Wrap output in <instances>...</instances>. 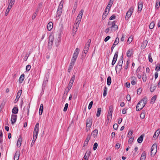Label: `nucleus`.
Returning a JSON list of instances; mask_svg holds the SVG:
<instances>
[{"label":"nucleus","instance_id":"obj_1","mask_svg":"<svg viewBox=\"0 0 160 160\" xmlns=\"http://www.w3.org/2000/svg\"><path fill=\"white\" fill-rule=\"evenodd\" d=\"M63 4V1L62 0L59 4L57 11V13L56 16V19L58 20L60 16L61 15L62 11V8Z\"/></svg>","mask_w":160,"mask_h":160},{"label":"nucleus","instance_id":"obj_2","mask_svg":"<svg viewBox=\"0 0 160 160\" xmlns=\"http://www.w3.org/2000/svg\"><path fill=\"white\" fill-rule=\"evenodd\" d=\"M79 49L78 48H77L74 51V52L73 54V56L72 57L71 61V62L72 63V64H75L77 58V57L78 56V54H79Z\"/></svg>","mask_w":160,"mask_h":160},{"label":"nucleus","instance_id":"obj_3","mask_svg":"<svg viewBox=\"0 0 160 160\" xmlns=\"http://www.w3.org/2000/svg\"><path fill=\"white\" fill-rule=\"evenodd\" d=\"M83 12L84 11L83 10H81L79 12V13L75 23L78 26L79 25V23L81 22Z\"/></svg>","mask_w":160,"mask_h":160},{"label":"nucleus","instance_id":"obj_4","mask_svg":"<svg viewBox=\"0 0 160 160\" xmlns=\"http://www.w3.org/2000/svg\"><path fill=\"white\" fill-rule=\"evenodd\" d=\"M39 123H37L35 127L33 132V138L36 140L37 138L39 131Z\"/></svg>","mask_w":160,"mask_h":160},{"label":"nucleus","instance_id":"obj_5","mask_svg":"<svg viewBox=\"0 0 160 160\" xmlns=\"http://www.w3.org/2000/svg\"><path fill=\"white\" fill-rule=\"evenodd\" d=\"M157 150V145L156 144H154L152 146L151 148V156L152 157L154 156Z\"/></svg>","mask_w":160,"mask_h":160},{"label":"nucleus","instance_id":"obj_6","mask_svg":"<svg viewBox=\"0 0 160 160\" xmlns=\"http://www.w3.org/2000/svg\"><path fill=\"white\" fill-rule=\"evenodd\" d=\"M123 57L121 56L119 60L117 65L116 67V69H118L120 70L122 68V64L123 62Z\"/></svg>","mask_w":160,"mask_h":160},{"label":"nucleus","instance_id":"obj_7","mask_svg":"<svg viewBox=\"0 0 160 160\" xmlns=\"http://www.w3.org/2000/svg\"><path fill=\"white\" fill-rule=\"evenodd\" d=\"M133 11V7H131L129 10L126 13V15L125 20H128V18L131 17Z\"/></svg>","mask_w":160,"mask_h":160},{"label":"nucleus","instance_id":"obj_8","mask_svg":"<svg viewBox=\"0 0 160 160\" xmlns=\"http://www.w3.org/2000/svg\"><path fill=\"white\" fill-rule=\"evenodd\" d=\"M91 42V40L90 39H89L88 40L84 48V50L83 51L84 53L86 54L88 52L90 45Z\"/></svg>","mask_w":160,"mask_h":160},{"label":"nucleus","instance_id":"obj_9","mask_svg":"<svg viewBox=\"0 0 160 160\" xmlns=\"http://www.w3.org/2000/svg\"><path fill=\"white\" fill-rule=\"evenodd\" d=\"M92 120L91 118H88L86 120V130L87 131L90 129L92 124Z\"/></svg>","mask_w":160,"mask_h":160},{"label":"nucleus","instance_id":"obj_10","mask_svg":"<svg viewBox=\"0 0 160 160\" xmlns=\"http://www.w3.org/2000/svg\"><path fill=\"white\" fill-rule=\"evenodd\" d=\"M54 39V37L53 35H49L48 43V47L49 48H52Z\"/></svg>","mask_w":160,"mask_h":160},{"label":"nucleus","instance_id":"obj_11","mask_svg":"<svg viewBox=\"0 0 160 160\" xmlns=\"http://www.w3.org/2000/svg\"><path fill=\"white\" fill-rule=\"evenodd\" d=\"M141 103L138 102V103L136 107V110L138 111L141 110L145 106V104H141Z\"/></svg>","mask_w":160,"mask_h":160},{"label":"nucleus","instance_id":"obj_12","mask_svg":"<svg viewBox=\"0 0 160 160\" xmlns=\"http://www.w3.org/2000/svg\"><path fill=\"white\" fill-rule=\"evenodd\" d=\"M17 119V115L14 114H12L11 116V121L12 124H13L16 121Z\"/></svg>","mask_w":160,"mask_h":160},{"label":"nucleus","instance_id":"obj_13","mask_svg":"<svg viewBox=\"0 0 160 160\" xmlns=\"http://www.w3.org/2000/svg\"><path fill=\"white\" fill-rule=\"evenodd\" d=\"M118 52H115L112 63V65H114L117 60L118 56Z\"/></svg>","mask_w":160,"mask_h":160},{"label":"nucleus","instance_id":"obj_14","mask_svg":"<svg viewBox=\"0 0 160 160\" xmlns=\"http://www.w3.org/2000/svg\"><path fill=\"white\" fill-rule=\"evenodd\" d=\"M22 91V90H20L17 93L16 98L14 101L15 102H17L18 99L19 98L20 96L21 95Z\"/></svg>","mask_w":160,"mask_h":160},{"label":"nucleus","instance_id":"obj_15","mask_svg":"<svg viewBox=\"0 0 160 160\" xmlns=\"http://www.w3.org/2000/svg\"><path fill=\"white\" fill-rule=\"evenodd\" d=\"M22 138L21 136H19L18 138V140L17 146L18 147H20L21 144L22 142Z\"/></svg>","mask_w":160,"mask_h":160},{"label":"nucleus","instance_id":"obj_16","mask_svg":"<svg viewBox=\"0 0 160 160\" xmlns=\"http://www.w3.org/2000/svg\"><path fill=\"white\" fill-rule=\"evenodd\" d=\"M91 152L90 151H87L84 156L83 158L85 160H88V158L90 156Z\"/></svg>","mask_w":160,"mask_h":160},{"label":"nucleus","instance_id":"obj_17","mask_svg":"<svg viewBox=\"0 0 160 160\" xmlns=\"http://www.w3.org/2000/svg\"><path fill=\"white\" fill-rule=\"evenodd\" d=\"M91 138V135L90 134L88 135L87 138L85 140V141L83 144V147L87 145L88 144V143Z\"/></svg>","mask_w":160,"mask_h":160},{"label":"nucleus","instance_id":"obj_18","mask_svg":"<svg viewBox=\"0 0 160 160\" xmlns=\"http://www.w3.org/2000/svg\"><path fill=\"white\" fill-rule=\"evenodd\" d=\"M109 12V10H107L105 9L104 12L103 13V15L102 16V18L103 20L104 19L106 18L107 16L108 15Z\"/></svg>","mask_w":160,"mask_h":160},{"label":"nucleus","instance_id":"obj_19","mask_svg":"<svg viewBox=\"0 0 160 160\" xmlns=\"http://www.w3.org/2000/svg\"><path fill=\"white\" fill-rule=\"evenodd\" d=\"M20 155L19 152L16 151L14 156V160H18Z\"/></svg>","mask_w":160,"mask_h":160},{"label":"nucleus","instance_id":"obj_20","mask_svg":"<svg viewBox=\"0 0 160 160\" xmlns=\"http://www.w3.org/2000/svg\"><path fill=\"white\" fill-rule=\"evenodd\" d=\"M116 23V22L115 21H113V22H110L109 21L108 22V25L109 26H110L109 28L110 29H111V30L113 28V27L114 26V25H115Z\"/></svg>","mask_w":160,"mask_h":160},{"label":"nucleus","instance_id":"obj_21","mask_svg":"<svg viewBox=\"0 0 160 160\" xmlns=\"http://www.w3.org/2000/svg\"><path fill=\"white\" fill-rule=\"evenodd\" d=\"M53 28V23L52 22H49L47 26V29L48 31H50Z\"/></svg>","mask_w":160,"mask_h":160},{"label":"nucleus","instance_id":"obj_22","mask_svg":"<svg viewBox=\"0 0 160 160\" xmlns=\"http://www.w3.org/2000/svg\"><path fill=\"white\" fill-rule=\"evenodd\" d=\"M142 8V2H139L138 3V11L141 12Z\"/></svg>","mask_w":160,"mask_h":160},{"label":"nucleus","instance_id":"obj_23","mask_svg":"<svg viewBox=\"0 0 160 160\" xmlns=\"http://www.w3.org/2000/svg\"><path fill=\"white\" fill-rule=\"evenodd\" d=\"M160 133V129H158L155 132V133L154 134V135L153 136V138L156 139L158 138V136L159 135V134Z\"/></svg>","mask_w":160,"mask_h":160},{"label":"nucleus","instance_id":"obj_24","mask_svg":"<svg viewBox=\"0 0 160 160\" xmlns=\"http://www.w3.org/2000/svg\"><path fill=\"white\" fill-rule=\"evenodd\" d=\"M98 130L95 129L94 130L92 133V136L94 138H96L98 134Z\"/></svg>","mask_w":160,"mask_h":160},{"label":"nucleus","instance_id":"obj_25","mask_svg":"<svg viewBox=\"0 0 160 160\" xmlns=\"http://www.w3.org/2000/svg\"><path fill=\"white\" fill-rule=\"evenodd\" d=\"M61 41V38L60 37H58L57 38H56L55 42V44L56 46H58L59 45V43Z\"/></svg>","mask_w":160,"mask_h":160},{"label":"nucleus","instance_id":"obj_26","mask_svg":"<svg viewBox=\"0 0 160 160\" xmlns=\"http://www.w3.org/2000/svg\"><path fill=\"white\" fill-rule=\"evenodd\" d=\"M147 100V98L145 97L143 98L139 102L141 103H142V104H145V105L146 103Z\"/></svg>","mask_w":160,"mask_h":160},{"label":"nucleus","instance_id":"obj_27","mask_svg":"<svg viewBox=\"0 0 160 160\" xmlns=\"http://www.w3.org/2000/svg\"><path fill=\"white\" fill-rule=\"evenodd\" d=\"M147 43L148 41L147 40H146L143 41V42L142 43V44L141 46V47H142V48L143 49L145 48L146 47Z\"/></svg>","mask_w":160,"mask_h":160},{"label":"nucleus","instance_id":"obj_28","mask_svg":"<svg viewBox=\"0 0 160 160\" xmlns=\"http://www.w3.org/2000/svg\"><path fill=\"white\" fill-rule=\"evenodd\" d=\"M146 157V153L144 151L142 154L140 158V160H145Z\"/></svg>","mask_w":160,"mask_h":160},{"label":"nucleus","instance_id":"obj_29","mask_svg":"<svg viewBox=\"0 0 160 160\" xmlns=\"http://www.w3.org/2000/svg\"><path fill=\"white\" fill-rule=\"evenodd\" d=\"M15 0H8V3H9L8 6L9 7H12L13 5L15 3Z\"/></svg>","mask_w":160,"mask_h":160},{"label":"nucleus","instance_id":"obj_30","mask_svg":"<svg viewBox=\"0 0 160 160\" xmlns=\"http://www.w3.org/2000/svg\"><path fill=\"white\" fill-rule=\"evenodd\" d=\"M132 49H129L127 53V56L128 57H130L132 55Z\"/></svg>","mask_w":160,"mask_h":160},{"label":"nucleus","instance_id":"obj_31","mask_svg":"<svg viewBox=\"0 0 160 160\" xmlns=\"http://www.w3.org/2000/svg\"><path fill=\"white\" fill-rule=\"evenodd\" d=\"M143 135H141L138 139L137 141L139 143H141L143 140Z\"/></svg>","mask_w":160,"mask_h":160},{"label":"nucleus","instance_id":"obj_32","mask_svg":"<svg viewBox=\"0 0 160 160\" xmlns=\"http://www.w3.org/2000/svg\"><path fill=\"white\" fill-rule=\"evenodd\" d=\"M18 108L17 107H14L12 109V112L14 114H17L18 113Z\"/></svg>","mask_w":160,"mask_h":160},{"label":"nucleus","instance_id":"obj_33","mask_svg":"<svg viewBox=\"0 0 160 160\" xmlns=\"http://www.w3.org/2000/svg\"><path fill=\"white\" fill-rule=\"evenodd\" d=\"M72 63L71 62L70 65L69 67V68L68 70V72H71V70H72L73 68V66L74 65V64H72Z\"/></svg>","mask_w":160,"mask_h":160},{"label":"nucleus","instance_id":"obj_34","mask_svg":"<svg viewBox=\"0 0 160 160\" xmlns=\"http://www.w3.org/2000/svg\"><path fill=\"white\" fill-rule=\"evenodd\" d=\"M156 86L155 85L152 84L150 87V91L152 92L156 89Z\"/></svg>","mask_w":160,"mask_h":160},{"label":"nucleus","instance_id":"obj_35","mask_svg":"<svg viewBox=\"0 0 160 160\" xmlns=\"http://www.w3.org/2000/svg\"><path fill=\"white\" fill-rule=\"evenodd\" d=\"M101 112V108H98V110L97 112L96 116L97 117H98L100 116Z\"/></svg>","mask_w":160,"mask_h":160},{"label":"nucleus","instance_id":"obj_36","mask_svg":"<svg viewBox=\"0 0 160 160\" xmlns=\"http://www.w3.org/2000/svg\"><path fill=\"white\" fill-rule=\"evenodd\" d=\"M38 8L37 9L36 12L34 13L32 16V19H33V20L35 18L37 15V13L38 12Z\"/></svg>","mask_w":160,"mask_h":160},{"label":"nucleus","instance_id":"obj_37","mask_svg":"<svg viewBox=\"0 0 160 160\" xmlns=\"http://www.w3.org/2000/svg\"><path fill=\"white\" fill-rule=\"evenodd\" d=\"M111 78L110 76H109L108 77L107 79V84L108 85H110L111 84Z\"/></svg>","mask_w":160,"mask_h":160},{"label":"nucleus","instance_id":"obj_38","mask_svg":"<svg viewBox=\"0 0 160 160\" xmlns=\"http://www.w3.org/2000/svg\"><path fill=\"white\" fill-rule=\"evenodd\" d=\"M24 75L22 74L19 78V81L20 83H22L24 79Z\"/></svg>","mask_w":160,"mask_h":160},{"label":"nucleus","instance_id":"obj_39","mask_svg":"<svg viewBox=\"0 0 160 160\" xmlns=\"http://www.w3.org/2000/svg\"><path fill=\"white\" fill-rule=\"evenodd\" d=\"M157 98V96L156 95H155L151 99V103H153L155 101Z\"/></svg>","mask_w":160,"mask_h":160},{"label":"nucleus","instance_id":"obj_40","mask_svg":"<svg viewBox=\"0 0 160 160\" xmlns=\"http://www.w3.org/2000/svg\"><path fill=\"white\" fill-rule=\"evenodd\" d=\"M11 8L12 7H9V6H8L5 14L6 16H7L8 15V13L10 11Z\"/></svg>","mask_w":160,"mask_h":160},{"label":"nucleus","instance_id":"obj_41","mask_svg":"<svg viewBox=\"0 0 160 160\" xmlns=\"http://www.w3.org/2000/svg\"><path fill=\"white\" fill-rule=\"evenodd\" d=\"M154 25H155L154 23L153 22H151L149 25V28L150 29H153L154 27Z\"/></svg>","mask_w":160,"mask_h":160},{"label":"nucleus","instance_id":"obj_42","mask_svg":"<svg viewBox=\"0 0 160 160\" xmlns=\"http://www.w3.org/2000/svg\"><path fill=\"white\" fill-rule=\"evenodd\" d=\"M107 88L106 87H105L104 88L103 93V96L104 97H105L106 96L107 93Z\"/></svg>","mask_w":160,"mask_h":160},{"label":"nucleus","instance_id":"obj_43","mask_svg":"<svg viewBox=\"0 0 160 160\" xmlns=\"http://www.w3.org/2000/svg\"><path fill=\"white\" fill-rule=\"evenodd\" d=\"M160 2L159 1H157L156 3L155 7L156 9H158L160 6Z\"/></svg>","mask_w":160,"mask_h":160},{"label":"nucleus","instance_id":"obj_44","mask_svg":"<svg viewBox=\"0 0 160 160\" xmlns=\"http://www.w3.org/2000/svg\"><path fill=\"white\" fill-rule=\"evenodd\" d=\"M114 26L111 30V31H116L118 29V26L116 24V23L115 24V25H114Z\"/></svg>","mask_w":160,"mask_h":160},{"label":"nucleus","instance_id":"obj_45","mask_svg":"<svg viewBox=\"0 0 160 160\" xmlns=\"http://www.w3.org/2000/svg\"><path fill=\"white\" fill-rule=\"evenodd\" d=\"M119 42V38L118 37H117L115 39V41H114V42L113 44H114V45H116L118 44Z\"/></svg>","mask_w":160,"mask_h":160},{"label":"nucleus","instance_id":"obj_46","mask_svg":"<svg viewBox=\"0 0 160 160\" xmlns=\"http://www.w3.org/2000/svg\"><path fill=\"white\" fill-rule=\"evenodd\" d=\"M75 78V76L73 75L72 78H71V80L70 81L69 83H71L73 84V82H74Z\"/></svg>","mask_w":160,"mask_h":160},{"label":"nucleus","instance_id":"obj_47","mask_svg":"<svg viewBox=\"0 0 160 160\" xmlns=\"http://www.w3.org/2000/svg\"><path fill=\"white\" fill-rule=\"evenodd\" d=\"M148 59L150 62H153V60L152 58L151 54V53H149L148 55Z\"/></svg>","mask_w":160,"mask_h":160},{"label":"nucleus","instance_id":"obj_48","mask_svg":"<svg viewBox=\"0 0 160 160\" xmlns=\"http://www.w3.org/2000/svg\"><path fill=\"white\" fill-rule=\"evenodd\" d=\"M142 79L144 82H145L147 80L146 75L145 74H143L142 76Z\"/></svg>","mask_w":160,"mask_h":160},{"label":"nucleus","instance_id":"obj_49","mask_svg":"<svg viewBox=\"0 0 160 160\" xmlns=\"http://www.w3.org/2000/svg\"><path fill=\"white\" fill-rule=\"evenodd\" d=\"M132 133H133V131H132L131 130L129 131L128 132V134H127L128 137H131L132 135Z\"/></svg>","mask_w":160,"mask_h":160},{"label":"nucleus","instance_id":"obj_50","mask_svg":"<svg viewBox=\"0 0 160 160\" xmlns=\"http://www.w3.org/2000/svg\"><path fill=\"white\" fill-rule=\"evenodd\" d=\"M145 116V114L144 112H142L141 114L140 117L142 119L144 118Z\"/></svg>","mask_w":160,"mask_h":160},{"label":"nucleus","instance_id":"obj_51","mask_svg":"<svg viewBox=\"0 0 160 160\" xmlns=\"http://www.w3.org/2000/svg\"><path fill=\"white\" fill-rule=\"evenodd\" d=\"M98 144L97 142L94 143L93 145V149L94 150H95L97 148Z\"/></svg>","mask_w":160,"mask_h":160},{"label":"nucleus","instance_id":"obj_52","mask_svg":"<svg viewBox=\"0 0 160 160\" xmlns=\"http://www.w3.org/2000/svg\"><path fill=\"white\" fill-rule=\"evenodd\" d=\"M68 103H67L65 104V107L63 109V111L64 112H66L68 108Z\"/></svg>","mask_w":160,"mask_h":160},{"label":"nucleus","instance_id":"obj_53","mask_svg":"<svg viewBox=\"0 0 160 160\" xmlns=\"http://www.w3.org/2000/svg\"><path fill=\"white\" fill-rule=\"evenodd\" d=\"M93 101H92L90 102V103L89 104V105H88V108L89 110L91 108L92 105L93 104Z\"/></svg>","mask_w":160,"mask_h":160},{"label":"nucleus","instance_id":"obj_54","mask_svg":"<svg viewBox=\"0 0 160 160\" xmlns=\"http://www.w3.org/2000/svg\"><path fill=\"white\" fill-rule=\"evenodd\" d=\"M132 38L131 36H130L128 38L127 42L130 43L132 41Z\"/></svg>","mask_w":160,"mask_h":160},{"label":"nucleus","instance_id":"obj_55","mask_svg":"<svg viewBox=\"0 0 160 160\" xmlns=\"http://www.w3.org/2000/svg\"><path fill=\"white\" fill-rule=\"evenodd\" d=\"M112 5H110V4H108L105 9L110 11V8L112 6Z\"/></svg>","mask_w":160,"mask_h":160},{"label":"nucleus","instance_id":"obj_56","mask_svg":"<svg viewBox=\"0 0 160 160\" xmlns=\"http://www.w3.org/2000/svg\"><path fill=\"white\" fill-rule=\"evenodd\" d=\"M72 84L69 82L68 87V90H70V89L71 88L72 85Z\"/></svg>","mask_w":160,"mask_h":160},{"label":"nucleus","instance_id":"obj_57","mask_svg":"<svg viewBox=\"0 0 160 160\" xmlns=\"http://www.w3.org/2000/svg\"><path fill=\"white\" fill-rule=\"evenodd\" d=\"M112 112L108 111V117H110L111 118H112Z\"/></svg>","mask_w":160,"mask_h":160},{"label":"nucleus","instance_id":"obj_58","mask_svg":"<svg viewBox=\"0 0 160 160\" xmlns=\"http://www.w3.org/2000/svg\"><path fill=\"white\" fill-rule=\"evenodd\" d=\"M31 68V66L30 65H28L26 66V70L27 71H29L30 68Z\"/></svg>","mask_w":160,"mask_h":160},{"label":"nucleus","instance_id":"obj_59","mask_svg":"<svg viewBox=\"0 0 160 160\" xmlns=\"http://www.w3.org/2000/svg\"><path fill=\"white\" fill-rule=\"evenodd\" d=\"M133 138L131 137L129 139L128 142L131 144L133 142Z\"/></svg>","mask_w":160,"mask_h":160},{"label":"nucleus","instance_id":"obj_60","mask_svg":"<svg viewBox=\"0 0 160 160\" xmlns=\"http://www.w3.org/2000/svg\"><path fill=\"white\" fill-rule=\"evenodd\" d=\"M118 125L117 123L114 124L113 125V128L115 130H117L118 129Z\"/></svg>","mask_w":160,"mask_h":160},{"label":"nucleus","instance_id":"obj_61","mask_svg":"<svg viewBox=\"0 0 160 160\" xmlns=\"http://www.w3.org/2000/svg\"><path fill=\"white\" fill-rule=\"evenodd\" d=\"M120 145H121L119 143H117L116 144V146H115L116 148L117 149H119L120 147Z\"/></svg>","mask_w":160,"mask_h":160},{"label":"nucleus","instance_id":"obj_62","mask_svg":"<svg viewBox=\"0 0 160 160\" xmlns=\"http://www.w3.org/2000/svg\"><path fill=\"white\" fill-rule=\"evenodd\" d=\"M110 37L109 36H108L105 39H104V41L105 42H107L109 39L110 38Z\"/></svg>","mask_w":160,"mask_h":160},{"label":"nucleus","instance_id":"obj_63","mask_svg":"<svg viewBox=\"0 0 160 160\" xmlns=\"http://www.w3.org/2000/svg\"><path fill=\"white\" fill-rule=\"evenodd\" d=\"M116 16L115 15H113L112 16L109 18L110 20H112L115 18Z\"/></svg>","mask_w":160,"mask_h":160},{"label":"nucleus","instance_id":"obj_64","mask_svg":"<svg viewBox=\"0 0 160 160\" xmlns=\"http://www.w3.org/2000/svg\"><path fill=\"white\" fill-rule=\"evenodd\" d=\"M155 70L158 71H160V65H159V66H157L155 68Z\"/></svg>","mask_w":160,"mask_h":160}]
</instances>
